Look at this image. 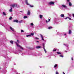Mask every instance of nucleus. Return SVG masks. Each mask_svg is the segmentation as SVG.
<instances>
[{
  "instance_id": "obj_50",
  "label": "nucleus",
  "mask_w": 74,
  "mask_h": 74,
  "mask_svg": "<svg viewBox=\"0 0 74 74\" xmlns=\"http://www.w3.org/2000/svg\"><path fill=\"white\" fill-rule=\"evenodd\" d=\"M0 69H1V68L0 67Z\"/></svg>"
},
{
  "instance_id": "obj_16",
  "label": "nucleus",
  "mask_w": 74,
  "mask_h": 74,
  "mask_svg": "<svg viewBox=\"0 0 74 74\" xmlns=\"http://www.w3.org/2000/svg\"><path fill=\"white\" fill-rule=\"evenodd\" d=\"M48 29L49 30H50V29H52V27H48Z\"/></svg>"
},
{
  "instance_id": "obj_18",
  "label": "nucleus",
  "mask_w": 74,
  "mask_h": 74,
  "mask_svg": "<svg viewBox=\"0 0 74 74\" xmlns=\"http://www.w3.org/2000/svg\"><path fill=\"white\" fill-rule=\"evenodd\" d=\"M64 45L65 47H69V45H67L65 44H64Z\"/></svg>"
},
{
  "instance_id": "obj_25",
  "label": "nucleus",
  "mask_w": 74,
  "mask_h": 74,
  "mask_svg": "<svg viewBox=\"0 0 74 74\" xmlns=\"http://www.w3.org/2000/svg\"><path fill=\"white\" fill-rule=\"evenodd\" d=\"M10 42L11 44H13V43L14 42V41H12V40H11L10 41Z\"/></svg>"
},
{
  "instance_id": "obj_43",
  "label": "nucleus",
  "mask_w": 74,
  "mask_h": 74,
  "mask_svg": "<svg viewBox=\"0 0 74 74\" xmlns=\"http://www.w3.org/2000/svg\"><path fill=\"white\" fill-rule=\"evenodd\" d=\"M46 23H48V21L47 20H46Z\"/></svg>"
},
{
  "instance_id": "obj_51",
  "label": "nucleus",
  "mask_w": 74,
  "mask_h": 74,
  "mask_svg": "<svg viewBox=\"0 0 74 74\" xmlns=\"http://www.w3.org/2000/svg\"><path fill=\"white\" fill-rule=\"evenodd\" d=\"M73 29V28L72 27V29Z\"/></svg>"
},
{
  "instance_id": "obj_42",
  "label": "nucleus",
  "mask_w": 74,
  "mask_h": 74,
  "mask_svg": "<svg viewBox=\"0 0 74 74\" xmlns=\"http://www.w3.org/2000/svg\"><path fill=\"white\" fill-rule=\"evenodd\" d=\"M57 34L58 35L60 34V32H57Z\"/></svg>"
},
{
  "instance_id": "obj_3",
  "label": "nucleus",
  "mask_w": 74,
  "mask_h": 74,
  "mask_svg": "<svg viewBox=\"0 0 74 74\" xmlns=\"http://www.w3.org/2000/svg\"><path fill=\"white\" fill-rule=\"evenodd\" d=\"M25 2L27 5H29L30 7H34V6L31 5L29 4V3H28V2H27V0H25Z\"/></svg>"
},
{
  "instance_id": "obj_44",
  "label": "nucleus",
  "mask_w": 74,
  "mask_h": 74,
  "mask_svg": "<svg viewBox=\"0 0 74 74\" xmlns=\"http://www.w3.org/2000/svg\"><path fill=\"white\" fill-rule=\"evenodd\" d=\"M50 21H51V19H49L48 22H50Z\"/></svg>"
},
{
  "instance_id": "obj_33",
  "label": "nucleus",
  "mask_w": 74,
  "mask_h": 74,
  "mask_svg": "<svg viewBox=\"0 0 74 74\" xmlns=\"http://www.w3.org/2000/svg\"><path fill=\"white\" fill-rule=\"evenodd\" d=\"M31 36H33V35H34V33H31Z\"/></svg>"
},
{
  "instance_id": "obj_45",
  "label": "nucleus",
  "mask_w": 74,
  "mask_h": 74,
  "mask_svg": "<svg viewBox=\"0 0 74 74\" xmlns=\"http://www.w3.org/2000/svg\"><path fill=\"white\" fill-rule=\"evenodd\" d=\"M7 59H9V58L8 57H7Z\"/></svg>"
},
{
  "instance_id": "obj_28",
  "label": "nucleus",
  "mask_w": 74,
  "mask_h": 74,
  "mask_svg": "<svg viewBox=\"0 0 74 74\" xmlns=\"http://www.w3.org/2000/svg\"><path fill=\"white\" fill-rule=\"evenodd\" d=\"M23 32H24V31H23V30L21 29V33H23Z\"/></svg>"
},
{
  "instance_id": "obj_12",
  "label": "nucleus",
  "mask_w": 74,
  "mask_h": 74,
  "mask_svg": "<svg viewBox=\"0 0 74 74\" xmlns=\"http://www.w3.org/2000/svg\"><path fill=\"white\" fill-rule=\"evenodd\" d=\"M41 48V47L40 46H38L36 47V48L37 49H39V48Z\"/></svg>"
},
{
  "instance_id": "obj_2",
  "label": "nucleus",
  "mask_w": 74,
  "mask_h": 74,
  "mask_svg": "<svg viewBox=\"0 0 74 74\" xmlns=\"http://www.w3.org/2000/svg\"><path fill=\"white\" fill-rule=\"evenodd\" d=\"M60 8H61V9L63 10V8H67V7L65 5L62 4L60 6Z\"/></svg>"
},
{
  "instance_id": "obj_37",
  "label": "nucleus",
  "mask_w": 74,
  "mask_h": 74,
  "mask_svg": "<svg viewBox=\"0 0 74 74\" xmlns=\"http://www.w3.org/2000/svg\"><path fill=\"white\" fill-rule=\"evenodd\" d=\"M66 1H67V2H69V1H70V0H66Z\"/></svg>"
},
{
  "instance_id": "obj_4",
  "label": "nucleus",
  "mask_w": 74,
  "mask_h": 74,
  "mask_svg": "<svg viewBox=\"0 0 74 74\" xmlns=\"http://www.w3.org/2000/svg\"><path fill=\"white\" fill-rule=\"evenodd\" d=\"M11 7H12L13 8H14V7H17V4H14L11 5Z\"/></svg>"
},
{
  "instance_id": "obj_23",
  "label": "nucleus",
  "mask_w": 74,
  "mask_h": 74,
  "mask_svg": "<svg viewBox=\"0 0 74 74\" xmlns=\"http://www.w3.org/2000/svg\"><path fill=\"white\" fill-rule=\"evenodd\" d=\"M43 49L45 53H47V51L46 50V49H45V48L44 47V48H43Z\"/></svg>"
},
{
  "instance_id": "obj_14",
  "label": "nucleus",
  "mask_w": 74,
  "mask_h": 74,
  "mask_svg": "<svg viewBox=\"0 0 74 74\" xmlns=\"http://www.w3.org/2000/svg\"><path fill=\"white\" fill-rule=\"evenodd\" d=\"M60 16L61 17H64V14H62L60 15Z\"/></svg>"
},
{
  "instance_id": "obj_24",
  "label": "nucleus",
  "mask_w": 74,
  "mask_h": 74,
  "mask_svg": "<svg viewBox=\"0 0 74 74\" xmlns=\"http://www.w3.org/2000/svg\"><path fill=\"white\" fill-rule=\"evenodd\" d=\"M30 26H33L34 25V24H33V23H30Z\"/></svg>"
},
{
  "instance_id": "obj_21",
  "label": "nucleus",
  "mask_w": 74,
  "mask_h": 74,
  "mask_svg": "<svg viewBox=\"0 0 74 74\" xmlns=\"http://www.w3.org/2000/svg\"><path fill=\"white\" fill-rule=\"evenodd\" d=\"M24 19H26V18H27V16H24L23 17Z\"/></svg>"
},
{
  "instance_id": "obj_27",
  "label": "nucleus",
  "mask_w": 74,
  "mask_h": 74,
  "mask_svg": "<svg viewBox=\"0 0 74 74\" xmlns=\"http://www.w3.org/2000/svg\"><path fill=\"white\" fill-rule=\"evenodd\" d=\"M31 36V35H27L26 36V37H30Z\"/></svg>"
},
{
  "instance_id": "obj_38",
  "label": "nucleus",
  "mask_w": 74,
  "mask_h": 74,
  "mask_svg": "<svg viewBox=\"0 0 74 74\" xmlns=\"http://www.w3.org/2000/svg\"><path fill=\"white\" fill-rule=\"evenodd\" d=\"M15 69H12V71H15Z\"/></svg>"
},
{
  "instance_id": "obj_40",
  "label": "nucleus",
  "mask_w": 74,
  "mask_h": 74,
  "mask_svg": "<svg viewBox=\"0 0 74 74\" xmlns=\"http://www.w3.org/2000/svg\"><path fill=\"white\" fill-rule=\"evenodd\" d=\"M35 39H36V40H38V38L36 37L35 38Z\"/></svg>"
},
{
  "instance_id": "obj_46",
  "label": "nucleus",
  "mask_w": 74,
  "mask_h": 74,
  "mask_svg": "<svg viewBox=\"0 0 74 74\" xmlns=\"http://www.w3.org/2000/svg\"><path fill=\"white\" fill-rule=\"evenodd\" d=\"M73 16V17H74V14H72Z\"/></svg>"
},
{
  "instance_id": "obj_7",
  "label": "nucleus",
  "mask_w": 74,
  "mask_h": 74,
  "mask_svg": "<svg viewBox=\"0 0 74 74\" xmlns=\"http://www.w3.org/2000/svg\"><path fill=\"white\" fill-rule=\"evenodd\" d=\"M10 29L11 30H12V32H15L14 30V28H12V27H10Z\"/></svg>"
},
{
  "instance_id": "obj_31",
  "label": "nucleus",
  "mask_w": 74,
  "mask_h": 74,
  "mask_svg": "<svg viewBox=\"0 0 74 74\" xmlns=\"http://www.w3.org/2000/svg\"><path fill=\"white\" fill-rule=\"evenodd\" d=\"M56 74H59V72H58V71H56Z\"/></svg>"
},
{
  "instance_id": "obj_35",
  "label": "nucleus",
  "mask_w": 74,
  "mask_h": 74,
  "mask_svg": "<svg viewBox=\"0 0 74 74\" xmlns=\"http://www.w3.org/2000/svg\"><path fill=\"white\" fill-rule=\"evenodd\" d=\"M68 18H69V17H67L65 18H64L65 19H67Z\"/></svg>"
},
{
  "instance_id": "obj_30",
  "label": "nucleus",
  "mask_w": 74,
  "mask_h": 74,
  "mask_svg": "<svg viewBox=\"0 0 74 74\" xmlns=\"http://www.w3.org/2000/svg\"><path fill=\"white\" fill-rule=\"evenodd\" d=\"M60 57H61L62 58H63L64 56H63V55H62V54H61L60 55Z\"/></svg>"
},
{
  "instance_id": "obj_41",
  "label": "nucleus",
  "mask_w": 74,
  "mask_h": 74,
  "mask_svg": "<svg viewBox=\"0 0 74 74\" xmlns=\"http://www.w3.org/2000/svg\"><path fill=\"white\" fill-rule=\"evenodd\" d=\"M68 18H69V20H71V18H69V17Z\"/></svg>"
},
{
  "instance_id": "obj_47",
  "label": "nucleus",
  "mask_w": 74,
  "mask_h": 74,
  "mask_svg": "<svg viewBox=\"0 0 74 74\" xmlns=\"http://www.w3.org/2000/svg\"><path fill=\"white\" fill-rule=\"evenodd\" d=\"M36 42H39V41H36Z\"/></svg>"
},
{
  "instance_id": "obj_13",
  "label": "nucleus",
  "mask_w": 74,
  "mask_h": 74,
  "mask_svg": "<svg viewBox=\"0 0 74 74\" xmlns=\"http://www.w3.org/2000/svg\"><path fill=\"white\" fill-rule=\"evenodd\" d=\"M57 53L58 54V55H61V54H62L61 53L59 52V51L57 52Z\"/></svg>"
},
{
  "instance_id": "obj_34",
  "label": "nucleus",
  "mask_w": 74,
  "mask_h": 74,
  "mask_svg": "<svg viewBox=\"0 0 74 74\" xmlns=\"http://www.w3.org/2000/svg\"><path fill=\"white\" fill-rule=\"evenodd\" d=\"M11 19H12V17H10V18H9V20H11Z\"/></svg>"
},
{
  "instance_id": "obj_9",
  "label": "nucleus",
  "mask_w": 74,
  "mask_h": 74,
  "mask_svg": "<svg viewBox=\"0 0 74 74\" xmlns=\"http://www.w3.org/2000/svg\"><path fill=\"white\" fill-rule=\"evenodd\" d=\"M54 68H56V67H58V64H56L54 66Z\"/></svg>"
},
{
  "instance_id": "obj_1",
  "label": "nucleus",
  "mask_w": 74,
  "mask_h": 74,
  "mask_svg": "<svg viewBox=\"0 0 74 74\" xmlns=\"http://www.w3.org/2000/svg\"><path fill=\"white\" fill-rule=\"evenodd\" d=\"M17 42H14L15 44H16V45H17V47H19L21 49H22V50H23L24 49L22 47H21L20 45H18V44H19V43H20L21 42H20V41H19V40H17Z\"/></svg>"
},
{
  "instance_id": "obj_19",
  "label": "nucleus",
  "mask_w": 74,
  "mask_h": 74,
  "mask_svg": "<svg viewBox=\"0 0 74 74\" xmlns=\"http://www.w3.org/2000/svg\"><path fill=\"white\" fill-rule=\"evenodd\" d=\"M22 22H23V20H21L20 21H19L18 22V23H22Z\"/></svg>"
},
{
  "instance_id": "obj_11",
  "label": "nucleus",
  "mask_w": 74,
  "mask_h": 74,
  "mask_svg": "<svg viewBox=\"0 0 74 74\" xmlns=\"http://www.w3.org/2000/svg\"><path fill=\"white\" fill-rule=\"evenodd\" d=\"M13 22H16V23H18V20H14Z\"/></svg>"
},
{
  "instance_id": "obj_29",
  "label": "nucleus",
  "mask_w": 74,
  "mask_h": 74,
  "mask_svg": "<svg viewBox=\"0 0 74 74\" xmlns=\"http://www.w3.org/2000/svg\"><path fill=\"white\" fill-rule=\"evenodd\" d=\"M42 45L43 48H45V45L43 43Z\"/></svg>"
},
{
  "instance_id": "obj_22",
  "label": "nucleus",
  "mask_w": 74,
  "mask_h": 74,
  "mask_svg": "<svg viewBox=\"0 0 74 74\" xmlns=\"http://www.w3.org/2000/svg\"><path fill=\"white\" fill-rule=\"evenodd\" d=\"M64 36H65V37H67V34H66V33H65L64 34Z\"/></svg>"
},
{
  "instance_id": "obj_39",
  "label": "nucleus",
  "mask_w": 74,
  "mask_h": 74,
  "mask_svg": "<svg viewBox=\"0 0 74 74\" xmlns=\"http://www.w3.org/2000/svg\"><path fill=\"white\" fill-rule=\"evenodd\" d=\"M71 60H73V58L72 57V58H71Z\"/></svg>"
},
{
  "instance_id": "obj_26",
  "label": "nucleus",
  "mask_w": 74,
  "mask_h": 74,
  "mask_svg": "<svg viewBox=\"0 0 74 74\" xmlns=\"http://www.w3.org/2000/svg\"><path fill=\"white\" fill-rule=\"evenodd\" d=\"M40 18L41 19V18H42V15H40Z\"/></svg>"
},
{
  "instance_id": "obj_48",
  "label": "nucleus",
  "mask_w": 74,
  "mask_h": 74,
  "mask_svg": "<svg viewBox=\"0 0 74 74\" xmlns=\"http://www.w3.org/2000/svg\"><path fill=\"white\" fill-rule=\"evenodd\" d=\"M65 52H67V51H65Z\"/></svg>"
},
{
  "instance_id": "obj_6",
  "label": "nucleus",
  "mask_w": 74,
  "mask_h": 74,
  "mask_svg": "<svg viewBox=\"0 0 74 74\" xmlns=\"http://www.w3.org/2000/svg\"><path fill=\"white\" fill-rule=\"evenodd\" d=\"M40 36L41 38L42 41H44L45 40L44 39V38H43V36H42L41 34H40Z\"/></svg>"
},
{
  "instance_id": "obj_49",
  "label": "nucleus",
  "mask_w": 74,
  "mask_h": 74,
  "mask_svg": "<svg viewBox=\"0 0 74 74\" xmlns=\"http://www.w3.org/2000/svg\"><path fill=\"white\" fill-rule=\"evenodd\" d=\"M70 16V17L71 16Z\"/></svg>"
},
{
  "instance_id": "obj_17",
  "label": "nucleus",
  "mask_w": 74,
  "mask_h": 74,
  "mask_svg": "<svg viewBox=\"0 0 74 74\" xmlns=\"http://www.w3.org/2000/svg\"><path fill=\"white\" fill-rule=\"evenodd\" d=\"M12 8L11 7V9L9 10V11L10 12H12Z\"/></svg>"
},
{
  "instance_id": "obj_32",
  "label": "nucleus",
  "mask_w": 74,
  "mask_h": 74,
  "mask_svg": "<svg viewBox=\"0 0 74 74\" xmlns=\"http://www.w3.org/2000/svg\"><path fill=\"white\" fill-rule=\"evenodd\" d=\"M57 49H54L53 50V52H55V51H56Z\"/></svg>"
},
{
  "instance_id": "obj_5",
  "label": "nucleus",
  "mask_w": 74,
  "mask_h": 74,
  "mask_svg": "<svg viewBox=\"0 0 74 74\" xmlns=\"http://www.w3.org/2000/svg\"><path fill=\"white\" fill-rule=\"evenodd\" d=\"M49 5H54V2L50 1L48 3Z\"/></svg>"
},
{
  "instance_id": "obj_20",
  "label": "nucleus",
  "mask_w": 74,
  "mask_h": 74,
  "mask_svg": "<svg viewBox=\"0 0 74 74\" xmlns=\"http://www.w3.org/2000/svg\"><path fill=\"white\" fill-rule=\"evenodd\" d=\"M3 15H5H5H7V14H6L4 12H3Z\"/></svg>"
},
{
  "instance_id": "obj_10",
  "label": "nucleus",
  "mask_w": 74,
  "mask_h": 74,
  "mask_svg": "<svg viewBox=\"0 0 74 74\" xmlns=\"http://www.w3.org/2000/svg\"><path fill=\"white\" fill-rule=\"evenodd\" d=\"M71 33H72L71 30L70 29H69V34H71Z\"/></svg>"
},
{
  "instance_id": "obj_36",
  "label": "nucleus",
  "mask_w": 74,
  "mask_h": 74,
  "mask_svg": "<svg viewBox=\"0 0 74 74\" xmlns=\"http://www.w3.org/2000/svg\"><path fill=\"white\" fill-rule=\"evenodd\" d=\"M16 74H20V73H18L17 72H16Z\"/></svg>"
},
{
  "instance_id": "obj_15",
  "label": "nucleus",
  "mask_w": 74,
  "mask_h": 74,
  "mask_svg": "<svg viewBox=\"0 0 74 74\" xmlns=\"http://www.w3.org/2000/svg\"><path fill=\"white\" fill-rule=\"evenodd\" d=\"M69 6H72V3H71V2H69Z\"/></svg>"
},
{
  "instance_id": "obj_8",
  "label": "nucleus",
  "mask_w": 74,
  "mask_h": 74,
  "mask_svg": "<svg viewBox=\"0 0 74 74\" xmlns=\"http://www.w3.org/2000/svg\"><path fill=\"white\" fill-rule=\"evenodd\" d=\"M27 15L29 16L30 15V10H28L27 12Z\"/></svg>"
}]
</instances>
